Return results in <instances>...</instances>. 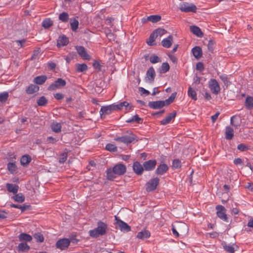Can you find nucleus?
<instances>
[{
	"label": "nucleus",
	"mask_w": 253,
	"mask_h": 253,
	"mask_svg": "<svg viewBox=\"0 0 253 253\" xmlns=\"http://www.w3.org/2000/svg\"><path fill=\"white\" fill-rule=\"evenodd\" d=\"M126 171V166L121 163L116 164L112 168H108L106 170L107 178L109 180H114L117 175L124 174Z\"/></svg>",
	"instance_id": "nucleus-1"
},
{
	"label": "nucleus",
	"mask_w": 253,
	"mask_h": 253,
	"mask_svg": "<svg viewBox=\"0 0 253 253\" xmlns=\"http://www.w3.org/2000/svg\"><path fill=\"white\" fill-rule=\"evenodd\" d=\"M176 92L172 93L169 98L165 100H159L156 101H151L148 103V106L153 109H159L165 106L171 104L175 99Z\"/></svg>",
	"instance_id": "nucleus-2"
},
{
	"label": "nucleus",
	"mask_w": 253,
	"mask_h": 253,
	"mask_svg": "<svg viewBox=\"0 0 253 253\" xmlns=\"http://www.w3.org/2000/svg\"><path fill=\"white\" fill-rule=\"evenodd\" d=\"M96 228L89 231V236L93 238L102 236L106 234L108 225L106 223L99 221L97 222Z\"/></svg>",
	"instance_id": "nucleus-3"
},
{
	"label": "nucleus",
	"mask_w": 253,
	"mask_h": 253,
	"mask_svg": "<svg viewBox=\"0 0 253 253\" xmlns=\"http://www.w3.org/2000/svg\"><path fill=\"white\" fill-rule=\"evenodd\" d=\"M127 133L128 134V135H124L121 137H118L115 138V140L128 144L136 140L137 136L134 134L128 132H127Z\"/></svg>",
	"instance_id": "nucleus-4"
},
{
	"label": "nucleus",
	"mask_w": 253,
	"mask_h": 253,
	"mask_svg": "<svg viewBox=\"0 0 253 253\" xmlns=\"http://www.w3.org/2000/svg\"><path fill=\"white\" fill-rule=\"evenodd\" d=\"M160 179L158 177H155L151 179L146 184V190L147 192H152L156 189L159 185Z\"/></svg>",
	"instance_id": "nucleus-5"
},
{
	"label": "nucleus",
	"mask_w": 253,
	"mask_h": 253,
	"mask_svg": "<svg viewBox=\"0 0 253 253\" xmlns=\"http://www.w3.org/2000/svg\"><path fill=\"white\" fill-rule=\"evenodd\" d=\"M66 84V82L64 80L58 78L48 87L47 89L48 90H54L64 87Z\"/></svg>",
	"instance_id": "nucleus-6"
},
{
	"label": "nucleus",
	"mask_w": 253,
	"mask_h": 253,
	"mask_svg": "<svg viewBox=\"0 0 253 253\" xmlns=\"http://www.w3.org/2000/svg\"><path fill=\"white\" fill-rule=\"evenodd\" d=\"M209 87L211 92L214 94H217L220 90L219 84L217 81L214 79H211L209 82Z\"/></svg>",
	"instance_id": "nucleus-7"
},
{
	"label": "nucleus",
	"mask_w": 253,
	"mask_h": 253,
	"mask_svg": "<svg viewBox=\"0 0 253 253\" xmlns=\"http://www.w3.org/2000/svg\"><path fill=\"white\" fill-rule=\"evenodd\" d=\"M116 222L115 224L118 226L122 231L129 232L131 230V227L126 223L120 219L118 217L115 216Z\"/></svg>",
	"instance_id": "nucleus-8"
},
{
	"label": "nucleus",
	"mask_w": 253,
	"mask_h": 253,
	"mask_svg": "<svg viewBox=\"0 0 253 253\" xmlns=\"http://www.w3.org/2000/svg\"><path fill=\"white\" fill-rule=\"evenodd\" d=\"M216 209L217 210L216 212L217 216L223 221L227 222L228 217L225 213V208L221 205H218L216 207Z\"/></svg>",
	"instance_id": "nucleus-9"
},
{
	"label": "nucleus",
	"mask_w": 253,
	"mask_h": 253,
	"mask_svg": "<svg viewBox=\"0 0 253 253\" xmlns=\"http://www.w3.org/2000/svg\"><path fill=\"white\" fill-rule=\"evenodd\" d=\"M70 244V241L67 238H63L59 240L56 243V247L57 248L61 250H64L67 249Z\"/></svg>",
	"instance_id": "nucleus-10"
},
{
	"label": "nucleus",
	"mask_w": 253,
	"mask_h": 253,
	"mask_svg": "<svg viewBox=\"0 0 253 253\" xmlns=\"http://www.w3.org/2000/svg\"><path fill=\"white\" fill-rule=\"evenodd\" d=\"M76 49L79 55L84 59L89 60L90 56L87 53L85 48L82 46H77Z\"/></svg>",
	"instance_id": "nucleus-11"
},
{
	"label": "nucleus",
	"mask_w": 253,
	"mask_h": 253,
	"mask_svg": "<svg viewBox=\"0 0 253 253\" xmlns=\"http://www.w3.org/2000/svg\"><path fill=\"white\" fill-rule=\"evenodd\" d=\"M157 162L156 160H150L144 162L143 166L144 170L146 171H151L154 169L156 166Z\"/></svg>",
	"instance_id": "nucleus-12"
},
{
	"label": "nucleus",
	"mask_w": 253,
	"mask_h": 253,
	"mask_svg": "<svg viewBox=\"0 0 253 253\" xmlns=\"http://www.w3.org/2000/svg\"><path fill=\"white\" fill-rule=\"evenodd\" d=\"M156 76V73L153 67H150L146 72V80L150 84L154 82Z\"/></svg>",
	"instance_id": "nucleus-13"
},
{
	"label": "nucleus",
	"mask_w": 253,
	"mask_h": 253,
	"mask_svg": "<svg viewBox=\"0 0 253 253\" xmlns=\"http://www.w3.org/2000/svg\"><path fill=\"white\" fill-rule=\"evenodd\" d=\"M133 170L137 175H141L143 173L144 168L143 166L141 165L139 162L136 161L133 163Z\"/></svg>",
	"instance_id": "nucleus-14"
},
{
	"label": "nucleus",
	"mask_w": 253,
	"mask_h": 253,
	"mask_svg": "<svg viewBox=\"0 0 253 253\" xmlns=\"http://www.w3.org/2000/svg\"><path fill=\"white\" fill-rule=\"evenodd\" d=\"M113 105H110L107 106H103L101 107L100 110V114L102 116V115H108L111 114L113 111L115 110Z\"/></svg>",
	"instance_id": "nucleus-15"
},
{
	"label": "nucleus",
	"mask_w": 253,
	"mask_h": 253,
	"mask_svg": "<svg viewBox=\"0 0 253 253\" xmlns=\"http://www.w3.org/2000/svg\"><path fill=\"white\" fill-rule=\"evenodd\" d=\"M191 51L192 52L193 56L197 60H199L203 56L202 49L201 47H200L199 46H196L194 47H193Z\"/></svg>",
	"instance_id": "nucleus-16"
},
{
	"label": "nucleus",
	"mask_w": 253,
	"mask_h": 253,
	"mask_svg": "<svg viewBox=\"0 0 253 253\" xmlns=\"http://www.w3.org/2000/svg\"><path fill=\"white\" fill-rule=\"evenodd\" d=\"M191 32L198 38H201L204 37V33L199 27L196 25H191Z\"/></svg>",
	"instance_id": "nucleus-17"
},
{
	"label": "nucleus",
	"mask_w": 253,
	"mask_h": 253,
	"mask_svg": "<svg viewBox=\"0 0 253 253\" xmlns=\"http://www.w3.org/2000/svg\"><path fill=\"white\" fill-rule=\"evenodd\" d=\"M176 115V112L175 111H173L172 113H169L165 119L162 120L160 124L162 125H166L168 124L169 123L170 121L174 119Z\"/></svg>",
	"instance_id": "nucleus-18"
},
{
	"label": "nucleus",
	"mask_w": 253,
	"mask_h": 253,
	"mask_svg": "<svg viewBox=\"0 0 253 253\" xmlns=\"http://www.w3.org/2000/svg\"><path fill=\"white\" fill-rule=\"evenodd\" d=\"M113 106H114L115 110H120L123 107H125L126 110L127 111L130 110L132 107L131 106L129 105V103L126 101L120 102L118 104H113Z\"/></svg>",
	"instance_id": "nucleus-19"
},
{
	"label": "nucleus",
	"mask_w": 253,
	"mask_h": 253,
	"mask_svg": "<svg viewBox=\"0 0 253 253\" xmlns=\"http://www.w3.org/2000/svg\"><path fill=\"white\" fill-rule=\"evenodd\" d=\"M222 245L224 250L229 253H234L238 249V247L235 244L227 245L224 242Z\"/></svg>",
	"instance_id": "nucleus-20"
},
{
	"label": "nucleus",
	"mask_w": 253,
	"mask_h": 253,
	"mask_svg": "<svg viewBox=\"0 0 253 253\" xmlns=\"http://www.w3.org/2000/svg\"><path fill=\"white\" fill-rule=\"evenodd\" d=\"M168 169L169 167L166 164H161L157 167L155 170V173L158 175H163L165 174Z\"/></svg>",
	"instance_id": "nucleus-21"
},
{
	"label": "nucleus",
	"mask_w": 253,
	"mask_h": 253,
	"mask_svg": "<svg viewBox=\"0 0 253 253\" xmlns=\"http://www.w3.org/2000/svg\"><path fill=\"white\" fill-rule=\"evenodd\" d=\"M173 42V37L171 35L169 36L168 38L163 39L162 41V45L166 48H169L172 45Z\"/></svg>",
	"instance_id": "nucleus-22"
},
{
	"label": "nucleus",
	"mask_w": 253,
	"mask_h": 253,
	"mask_svg": "<svg viewBox=\"0 0 253 253\" xmlns=\"http://www.w3.org/2000/svg\"><path fill=\"white\" fill-rule=\"evenodd\" d=\"M150 235L151 233L148 230H143L137 233L136 237L139 239L144 240L149 238L150 237Z\"/></svg>",
	"instance_id": "nucleus-23"
},
{
	"label": "nucleus",
	"mask_w": 253,
	"mask_h": 253,
	"mask_svg": "<svg viewBox=\"0 0 253 253\" xmlns=\"http://www.w3.org/2000/svg\"><path fill=\"white\" fill-rule=\"evenodd\" d=\"M161 19V16L159 15H150L145 19L143 18L142 21L145 22L147 21H151L153 23H156L160 21Z\"/></svg>",
	"instance_id": "nucleus-24"
},
{
	"label": "nucleus",
	"mask_w": 253,
	"mask_h": 253,
	"mask_svg": "<svg viewBox=\"0 0 253 253\" xmlns=\"http://www.w3.org/2000/svg\"><path fill=\"white\" fill-rule=\"evenodd\" d=\"M68 43L69 40L65 35L59 37L57 40V46H59L66 45Z\"/></svg>",
	"instance_id": "nucleus-25"
},
{
	"label": "nucleus",
	"mask_w": 253,
	"mask_h": 253,
	"mask_svg": "<svg viewBox=\"0 0 253 253\" xmlns=\"http://www.w3.org/2000/svg\"><path fill=\"white\" fill-rule=\"evenodd\" d=\"M39 90V86L35 84H30L26 89V92L28 94H33Z\"/></svg>",
	"instance_id": "nucleus-26"
},
{
	"label": "nucleus",
	"mask_w": 253,
	"mask_h": 253,
	"mask_svg": "<svg viewBox=\"0 0 253 253\" xmlns=\"http://www.w3.org/2000/svg\"><path fill=\"white\" fill-rule=\"evenodd\" d=\"M234 136V130L230 126H226L225 128V138L226 139L231 140Z\"/></svg>",
	"instance_id": "nucleus-27"
},
{
	"label": "nucleus",
	"mask_w": 253,
	"mask_h": 253,
	"mask_svg": "<svg viewBox=\"0 0 253 253\" xmlns=\"http://www.w3.org/2000/svg\"><path fill=\"white\" fill-rule=\"evenodd\" d=\"M6 187L9 192L13 194H16L19 189V186L17 185L10 183H7Z\"/></svg>",
	"instance_id": "nucleus-28"
},
{
	"label": "nucleus",
	"mask_w": 253,
	"mask_h": 253,
	"mask_svg": "<svg viewBox=\"0 0 253 253\" xmlns=\"http://www.w3.org/2000/svg\"><path fill=\"white\" fill-rule=\"evenodd\" d=\"M46 80L47 77L45 75H41L36 77L34 79V82L36 84L41 85L44 84Z\"/></svg>",
	"instance_id": "nucleus-29"
},
{
	"label": "nucleus",
	"mask_w": 253,
	"mask_h": 253,
	"mask_svg": "<svg viewBox=\"0 0 253 253\" xmlns=\"http://www.w3.org/2000/svg\"><path fill=\"white\" fill-rule=\"evenodd\" d=\"M18 237L20 241L25 242H30L33 239L30 235L25 233H21Z\"/></svg>",
	"instance_id": "nucleus-30"
},
{
	"label": "nucleus",
	"mask_w": 253,
	"mask_h": 253,
	"mask_svg": "<svg viewBox=\"0 0 253 253\" xmlns=\"http://www.w3.org/2000/svg\"><path fill=\"white\" fill-rule=\"evenodd\" d=\"M61 125L59 123H53L51 125L52 130L55 133H59L61 130Z\"/></svg>",
	"instance_id": "nucleus-31"
},
{
	"label": "nucleus",
	"mask_w": 253,
	"mask_h": 253,
	"mask_svg": "<svg viewBox=\"0 0 253 253\" xmlns=\"http://www.w3.org/2000/svg\"><path fill=\"white\" fill-rule=\"evenodd\" d=\"M31 161V158L28 155L23 156L20 160V162L22 165L26 166L28 165Z\"/></svg>",
	"instance_id": "nucleus-32"
},
{
	"label": "nucleus",
	"mask_w": 253,
	"mask_h": 253,
	"mask_svg": "<svg viewBox=\"0 0 253 253\" xmlns=\"http://www.w3.org/2000/svg\"><path fill=\"white\" fill-rule=\"evenodd\" d=\"M179 9L183 12H190V4L187 2H182L179 5Z\"/></svg>",
	"instance_id": "nucleus-33"
},
{
	"label": "nucleus",
	"mask_w": 253,
	"mask_h": 253,
	"mask_svg": "<svg viewBox=\"0 0 253 253\" xmlns=\"http://www.w3.org/2000/svg\"><path fill=\"white\" fill-rule=\"evenodd\" d=\"M219 78L223 82L225 86H228L231 84V83L229 81V78L227 75L225 74H222L219 76Z\"/></svg>",
	"instance_id": "nucleus-34"
},
{
	"label": "nucleus",
	"mask_w": 253,
	"mask_h": 253,
	"mask_svg": "<svg viewBox=\"0 0 253 253\" xmlns=\"http://www.w3.org/2000/svg\"><path fill=\"white\" fill-rule=\"evenodd\" d=\"M48 102L47 99L44 96L40 97L37 101V103L39 106H44Z\"/></svg>",
	"instance_id": "nucleus-35"
},
{
	"label": "nucleus",
	"mask_w": 253,
	"mask_h": 253,
	"mask_svg": "<svg viewBox=\"0 0 253 253\" xmlns=\"http://www.w3.org/2000/svg\"><path fill=\"white\" fill-rule=\"evenodd\" d=\"M53 25V21L50 18L44 19L42 22V26L45 29H48Z\"/></svg>",
	"instance_id": "nucleus-36"
},
{
	"label": "nucleus",
	"mask_w": 253,
	"mask_h": 253,
	"mask_svg": "<svg viewBox=\"0 0 253 253\" xmlns=\"http://www.w3.org/2000/svg\"><path fill=\"white\" fill-rule=\"evenodd\" d=\"M15 202L18 203H23L25 200V197L23 195L22 193H19L16 194L12 198Z\"/></svg>",
	"instance_id": "nucleus-37"
},
{
	"label": "nucleus",
	"mask_w": 253,
	"mask_h": 253,
	"mask_svg": "<svg viewBox=\"0 0 253 253\" xmlns=\"http://www.w3.org/2000/svg\"><path fill=\"white\" fill-rule=\"evenodd\" d=\"M245 106L247 108H253V97L248 96L245 100Z\"/></svg>",
	"instance_id": "nucleus-38"
},
{
	"label": "nucleus",
	"mask_w": 253,
	"mask_h": 253,
	"mask_svg": "<svg viewBox=\"0 0 253 253\" xmlns=\"http://www.w3.org/2000/svg\"><path fill=\"white\" fill-rule=\"evenodd\" d=\"M59 19L63 22L66 23L69 20V14L66 12H63L59 14Z\"/></svg>",
	"instance_id": "nucleus-39"
},
{
	"label": "nucleus",
	"mask_w": 253,
	"mask_h": 253,
	"mask_svg": "<svg viewBox=\"0 0 253 253\" xmlns=\"http://www.w3.org/2000/svg\"><path fill=\"white\" fill-rule=\"evenodd\" d=\"M19 251L26 252L30 250V246L26 243H21L18 246Z\"/></svg>",
	"instance_id": "nucleus-40"
},
{
	"label": "nucleus",
	"mask_w": 253,
	"mask_h": 253,
	"mask_svg": "<svg viewBox=\"0 0 253 253\" xmlns=\"http://www.w3.org/2000/svg\"><path fill=\"white\" fill-rule=\"evenodd\" d=\"M167 33V31L163 28H158L153 32L157 38L158 36H162Z\"/></svg>",
	"instance_id": "nucleus-41"
},
{
	"label": "nucleus",
	"mask_w": 253,
	"mask_h": 253,
	"mask_svg": "<svg viewBox=\"0 0 253 253\" xmlns=\"http://www.w3.org/2000/svg\"><path fill=\"white\" fill-rule=\"evenodd\" d=\"M9 97V94L8 92L4 91L0 93V102L3 103H5Z\"/></svg>",
	"instance_id": "nucleus-42"
},
{
	"label": "nucleus",
	"mask_w": 253,
	"mask_h": 253,
	"mask_svg": "<svg viewBox=\"0 0 253 253\" xmlns=\"http://www.w3.org/2000/svg\"><path fill=\"white\" fill-rule=\"evenodd\" d=\"M156 38L157 37L154 35V33H151L149 38V39L147 41V43L150 46L155 45L156 43H155V41Z\"/></svg>",
	"instance_id": "nucleus-43"
},
{
	"label": "nucleus",
	"mask_w": 253,
	"mask_h": 253,
	"mask_svg": "<svg viewBox=\"0 0 253 253\" xmlns=\"http://www.w3.org/2000/svg\"><path fill=\"white\" fill-rule=\"evenodd\" d=\"M142 119L139 117L138 115H135L130 118V119H128L126 121V122L127 123H133V122H137L138 123H140V121H142Z\"/></svg>",
	"instance_id": "nucleus-44"
},
{
	"label": "nucleus",
	"mask_w": 253,
	"mask_h": 253,
	"mask_svg": "<svg viewBox=\"0 0 253 253\" xmlns=\"http://www.w3.org/2000/svg\"><path fill=\"white\" fill-rule=\"evenodd\" d=\"M33 236L37 242L42 243L44 241L43 236L41 233L38 232L35 233Z\"/></svg>",
	"instance_id": "nucleus-45"
},
{
	"label": "nucleus",
	"mask_w": 253,
	"mask_h": 253,
	"mask_svg": "<svg viewBox=\"0 0 253 253\" xmlns=\"http://www.w3.org/2000/svg\"><path fill=\"white\" fill-rule=\"evenodd\" d=\"M71 28L73 31L76 32L78 28L79 21L76 19H74L71 22Z\"/></svg>",
	"instance_id": "nucleus-46"
},
{
	"label": "nucleus",
	"mask_w": 253,
	"mask_h": 253,
	"mask_svg": "<svg viewBox=\"0 0 253 253\" xmlns=\"http://www.w3.org/2000/svg\"><path fill=\"white\" fill-rule=\"evenodd\" d=\"M16 166L14 163H8L7 164V169L12 173L15 172L16 170Z\"/></svg>",
	"instance_id": "nucleus-47"
},
{
	"label": "nucleus",
	"mask_w": 253,
	"mask_h": 253,
	"mask_svg": "<svg viewBox=\"0 0 253 253\" xmlns=\"http://www.w3.org/2000/svg\"><path fill=\"white\" fill-rule=\"evenodd\" d=\"M87 69V66L85 64H78L77 65V71L79 72H82L86 71Z\"/></svg>",
	"instance_id": "nucleus-48"
},
{
	"label": "nucleus",
	"mask_w": 253,
	"mask_h": 253,
	"mask_svg": "<svg viewBox=\"0 0 253 253\" xmlns=\"http://www.w3.org/2000/svg\"><path fill=\"white\" fill-rule=\"evenodd\" d=\"M106 149L110 152H116L117 151V147L113 144L108 143L106 145Z\"/></svg>",
	"instance_id": "nucleus-49"
},
{
	"label": "nucleus",
	"mask_w": 253,
	"mask_h": 253,
	"mask_svg": "<svg viewBox=\"0 0 253 253\" xmlns=\"http://www.w3.org/2000/svg\"><path fill=\"white\" fill-rule=\"evenodd\" d=\"M169 70V64L167 62L163 63L161 68V73H165Z\"/></svg>",
	"instance_id": "nucleus-50"
},
{
	"label": "nucleus",
	"mask_w": 253,
	"mask_h": 253,
	"mask_svg": "<svg viewBox=\"0 0 253 253\" xmlns=\"http://www.w3.org/2000/svg\"><path fill=\"white\" fill-rule=\"evenodd\" d=\"M237 149L242 152H244L250 149V147L244 143H241L237 146Z\"/></svg>",
	"instance_id": "nucleus-51"
},
{
	"label": "nucleus",
	"mask_w": 253,
	"mask_h": 253,
	"mask_svg": "<svg viewBox=\"0 0 253 253\" xmlns=\"http://www.w3.org/2000/svg\"><path fill=\"white\" fill-rule=\"evenodd\" d=\"M41 53V49L40 48L35 50L33 51V53L32 54V55L31 57V60H35L37 58H39V55Z\"/></svg>",
	"instance_id": "nucleus-52"
},
{
	"label": "nucleus",
	"mask_w": 253,
	"mask_h": 253,
	"mask_svg": "<svg viewBox=\"0 0 253 253\" xmlns=\"http://www.w3.org/2000/svg\"><path fill=\"white\" fill-rule=\"evenodd\" d=\"M68 154L66 152L63 153L60 155V157L59 158V162L60 164L64 163L67 159Z\"/></svg>",
	"instance_id": "nucleus-53"
},
{
	"label": "nucleus",
	"mask_w": 253,
	"mask_h": 253,
	"mask_svg": "<svg viewBox=\"0 0 253 253\" xmlns=\"http://www.w3.org/2000/svg\"><path fill=\"white\" fill-rule=\"evenodd\" d=\"M150 61L153 64L161 62L159 57L155 55H153L150 57Z\"/></svg>",
	"instance_id": "nucleus-54"
},
{
	"label": "nucleus",
	"mask_w": 253,
	"mask_h": 253,
	"mask_svg": "<svg viewBox=\"0 0 253 253\" xmlns=\"http://www.w3.org/2000/svg\"><path fill=\"white\" fill-rule=\"evenodd\" d=\"M181 166V163L179 160H174L172 162V167L174 169H177Z\"/></svg>",
	"instance_id": "nucleus-55"
},
{
	"label": "nucleus",
	"mask_w": 253,
	"mask_h": 253,
	"mask_svg": "<svg viewBox=\"0 0 253 253\" xmlns=\"http://www.w3.org/2000/svg\"><path fill=\"white\" fill-rule=\"evenodd\" d=\"M204 69H205L204 66L202 62H199L198 63H197L196 70H197L200 72H202L204 70Z\"/></svg>",
	"instance_id": "nucleus-56"
},
{
	"label": "nucleus",
	"mask_w": 253,
	"mask_h": 253,
	"mask_svg": "<svg viewBox=\"0 0 253 253\" xmlns=\"http://www.w3.org/2000/svg\"><path fill=\"white\" fill-rule=\"evenodd\" d=\"M93 67L94 69H97L98 71H101V65L97 61H94L93 63Z\"/></svg>",
	"instance_id": "nucleus-57"
},
{
	"label": "nucleus",
	"mask_w": 253,
	"mask_h": 253,
	"mask_svg": "<svg viewBox=\"0 0 253 253\" xmlns=\"http://www.w3.org/2000/svg\"><path fill=\"white\" fill-rule=\"evenodd\" d=\"M213 45H214V42L212 40H210L209 41V43L208 44V47L209 50L210 51H212L213 50Z\"/></svg>",
	"instance_id": "nucleus-58"
},
{
	"label": "nucleus",
	"mask_w": 253,
	"mask_h": 253,
	"mask_svg": "<svg viewBox=\"0 0 253 253\" xmlns=\"http://www.w3.org/2000/svg\"><path fill=\"white\" fill-rule=\"evenodd\" d=\"M64 96V94H63L61 93H56L54 94V97L57 100H61V99H63Z\"/></svg>",
	"instance_id": "nucleus-59"
},
{
	"label": "nucleus",
	"mask_w": 253,
	"mask_h": 253,
	"mask_svg": "<svg viewBox=\"0 0 253 253\" xmlns=\"http://www.w3.org/2000/svg\"><path fill=\"white\" fill-rule=\"evenodd\" d=\"M191 98H192L194 100H196L197 99V93L196 91L192 89L191 87Z\"/></svg>",
	"instance_id": "nucleus-60"
},
{
	"label": "nucleus",
	"mask_w": 253,
	"mask_h": 253,
	"mask_svg": "<svg viewBox=\"0 0 253 253\" xmlns=\"http://www.w3.org/2000/svg\"><path fill=\"white\" fill-rule=\"evenodd\" d=\"M139 91L141 93V94H145L146 95H148L150 94V92L144 88L143 87H140L139 88Z\"/></svg>",
	"instance_id": "nucleus-61"
},
{
	"label": "nucleus",
	"mask_w": 253,
	"mask_h": 253,
	"mask_svg": "<svg viewBox=\"0 0 253 253\" xmlns=\"http://www.w3.org/2000/svg\"><path fill=\"white\" fill-rule=\"evenodd\" d=\"M233 162H234V164L235 165H237V166L243 164V161H242V160L241 158H239L235 159L234 160Z\"/></svg>",
	"instance_id": "nucleus-62"
},
{
	"label": "nucleus",
	"mask_w": 253,
	"mask_h": 253,
	"mask_svg": "<svg viewBox=\"0 0 253 253\" xmlns=\"http://www.w3.org/2000/svg\"><path fill=\"white\" fill-rule=\"evenodd\" d=\"M210 238H215L218 236V233L216 232H213L212 233H208Z\"/></svg>",
	"instance_id": "nucleus-63"
},
{
	"label": "nucleus",
	"mask_w": 253,
	"mask_h": 253,
	"mask_svg": "<svg viewBox=\"0 0 253 253\" xmlns=\"http://www.w3.org/2000/svg\"><path fill=\"white\" fill-rule=\"evenodd\" d=\"M219 114H220L219 112H217L214 115H213L211 117V119L212 122L213 123L215 122V121L218 118V117L219 115Z\"/></svg>",
	"instance_id": "nucleus-64"
}]
</instances>
